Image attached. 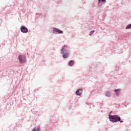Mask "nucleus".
<instances>
[{"label":"nucleus","mask_w":131,"mask_h":131,"mask_svg":"<svg viewBox=\"0 0 131 131\" xmlns=\"http://www.w3.org/2000/svg\"><path fill=\"white\" fill-rule=\"evenodd\" d=\"M105 96L106 97H111V93H110V92H107L106 93Z\"/></svg>","instance_id":"obj_9"},{"label":"nucleus","mask_w":131,"mask_h":131,"mask_svg":"<svg viewBox=\"0 0 131 131\" xmlns=\"http://www.w3.org/2000/svg\"><path fill=\"white\" fill-rule=\"evenodd\" d=\"M18 60L21 64L23 63H25L26 62V59H25V56L23 55H21L18 56Z\"/></svg>","instance_id":"obj_2"},{"label":"nucleus","mask_w":131,"mask_h":131,"mask_svg":"<svg viewBox=\"0 0 131 131\" xmlns=\"http://www.w3.org/2000/svg\"><path fill=\"white\" fill-rule=\"evenodd\" d=\"M94 32H95V31H92L90 34V35L91 36L92 34H93V33H94Z\"/></svg>","instance_id":"obj_14"},{"label":"nucleus","mask_w":131,"mask_h":131,"mask_svg":"<svg viewBox=\"0 0 131 131\" xmlns=\"http://www.w3.org/2000/svg\"><path fill=\"white\" fill-rule=\"evenodd\" d=\"M109 119L112 122H117V121H120V122H123L122 120H120V117H118L117 115H110Z\"/></svg>","instance_id":"obj_1"},{"label":"nucleus","mask_w":131,"mask_h":131,"mask_svg":"<svg viewBox=\"0 0 131 131\" xmlns=\"http://www.w3.org/2000/svg\"><path fill=\"white\" fill-rule=\"evenodd\" d=\"M69 55V54H64L63 53V58H64V59L66 58H68Z\"/></svg>","instance_id":"obj_10"},{"label":"nucleus","mask_w":131,"mask_h":131,"mask_svg":"<svg viewBox=\"0 0 131 131\" xmlns=\"http://www.w3.org/2000/svg\"><path fill=\"white\" fill-rule=\"evenodd\" d=\"M117 96H119V95H120V89H118V90H116L115 91Z\"/></svg>","instance_id":"obj_7"},{"label":"nucleus","mask_w":131,"mask_h":131,"mask_svg":"<svg viewBox=\"0 0 131 131\" xmlns=\"http://www.w3.org/2000/svg\"><path fill=\"white\" fill-rule=\"evenodd\" d=\"M83 90L82 89H79L76 91V93L77 96H80L82 94Z\"/></svg>","instance_id":"obj_6"},{"label":"nucleus","mask_w":131,"mask_h":131,"mask_svg":"<svg viewBox=\"0 0 131 131\" xmlns=\"http://www.w3.org/2000/svg\"><path fill=\"white\" fill-rule=\"evenodd\" d=\"M73 65H74V61H70V62H69V66H73Z\"/></svg>","instance_id":"obj_8"},{"label":"nucleus","mask_w":131,"mask_h":131,"mask_svg":"<svg viewBox=\"0 0 131 131\" xmlns=\"http://www.w3.org/2000/svg\"><path fill=\"white\" fill-rule=\"evenodd\" d=\"M67 50H68V48L67 47V46H63L61 51V54H64L66 52H67Z\"/></svg>","instance_id":"obj_4"},{"label":"nucleus","mask_w":131,"mask_h":131,"mask_svg":"<svg viewBox=\"0 0 131 131\" xmlns=\"http://www.w3.org/2000/svg\"><path fill=\"white\" fill-rule=\"evenodd\" d=\"M20 30L23 33H27V32H28V29L24 26L20 27Z\"/></svg>","instance_id":"obj_3"},{"label":"nucleus","mask_w":131,"mask_h":131,"mask_svg":"<svg viewBox=\"0 0 131 131\" xmlns=\"http://www.w3.org/2000/svg\"><path fill=\"white\" fill-rule=\"evenodd\" d=\"M32 131H39V128H37L36 127H35Z\"/></svg>","instance_id":"obj_12"},{"label":"nucleus","mask_w":131,"mask_h":131,"mask_svg":"<svg viewBox=\"0 0 131 131\" xmlns=\"http://www.w3.org/2000/svg\"><path fill=\"white\" fill-rule=\"evenodd\" d=\"M54 33H63V32L61 30H60L57 28H54L53 30Z\"/></svg>","instance_id":"obj_5"},{"label":"nucleus","mask_w":131,"mask_h":131,"mask_svg":"<svg viewBox=\"0 0 131 131\" xmlns=\"http://www.w3.org/2000/svg\"><path fill=\"white\" fill-rule=\"evenodd\" d=\"M99 3H101V2H102V3H105L106 0H98Z\"/></svg>","instance_id":"obj_13"},{"label":"nucleus","mask_w":131,"mask_h":131,"mask_svg":"<svg viewBox=\"0 0 131 131\" xmlns=\"http://www.w3.org/2000/svg\"><path fill=\"white\" fill-rule=\"evenodd\" d=\"M130 28H131V24L128 25L126 28V29H130Z\"/></svg>","instance_id":"obj_11"}]
</instances>
